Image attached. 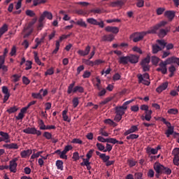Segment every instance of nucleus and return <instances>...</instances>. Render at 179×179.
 Masks as SVG:
<instances>
[{
    "instance_id": "obj_1",
    "label": "nucleus",
    "mask_w": 179,
    "mask_h": 179,
    "mask_svg": "<svg viewBox=\"0 0 179 179\" xmlns=\"http://www.w3.org/2000/svg\"><path fill=\"white\" fill-rule=\"evenodd\" d=\"M167 24V21H161L158 24H157L155 26L150 28L147 31H143L141 33H134L131 35V37H134L133 41L134 43H138V41H141V40L143 39L144 36H146V34H156L157 32V30L160 29L161 27H164Z\"/></svg>"
},
{
    "instance_id": "obj_2",
    "label": "nucleus",
    "mask_w": 179,
    "mask_h": 179,
    "mask_svg": "<svg viewBox=\"0 0 179 179\" xmlns=\"http://www.w3.org/2000/svg\"><path fill=\"white\" fill-rule=\"evenodd\" d=\"M47 17L49 20H52V13L49 11H44L38 20V30H41L44 27V20Z\"/></svg>"
},
{
    "instance_id": "obj_3",
    "label": "nucleus",
    "mask_w": 179,
    "mask_h": 179,
    "mask_svg": "<svg viewBox=\"0 0 179 179\" xmlns=\"http://www.w3.org/2000/svg\"><path fill=\"white\" fill-rule=\"evenodd\" d=\"M140 109L142 110V111H145V115H141L142 121H145H145H150L153 111L149 110V106L145 104L141 105Z\"/></svg>"
},
{
    "instance_id": "obj_4",
    "label": "nucleus",
    "mask_w": 179,
    "mask_h": 179,
    "mask_svg": "<svg viewBox=\"0 0 179 179\" xmlns=\"http://www.w3.org/2000/svg\"><path fill=\"white\" fill-rule=\"evenodd\" d=\"M75 81H73L71 84L69 85L67 90L68 94H71V93H76V92H78V93H83L85 92V89H83V87H75Z\"/></svg>"
},
{
    "instance_id": "obj_5",
    "label": "nucleus",
    "mask_w": 179,
    "mask_h": 179,
    "mask_svg": "<svg viewBox=\"0 0 179 179\" xmlns=\"http://www.w3.org/2000/svg\"><path fill=\"white\" fill-rule=\"evenodd\" d=\"M137 78L138 79V83H143V85H145L146 86H149V85H150V81L145 80L149 79V73H145L143 75L138 74Z\"/></svg>"
},
{
    "instance_id": "obj_6",
    "label": "nucleus",
    "mask_w": 179,
    "mask_h": 179,
    "mask_svg": "<svg viewBox=\"0 0 179 179\" xmlns=\"http://www.w3.org/2000/svg\"><path fill=\"white\" fill-rule=\"evenodd\" d=\"M22 131L24 134H27L28 135H37V136L41 135V131L36 129V127H27V129H23Z\"/></svg>"
},
{
    "instance_id": "obj_7",
    "label": "nucleus",
    "mask_w": 179,
    "mask_h": 179,
    "mask_svg": "<svg viewBox=\"0 0 179 179\" xmlns=\"http://www.w3.org/2000/svg\"><path fill=\"white\" fill-rule=\"evenodd\" d=\"M87 22L90 24H93L94 26H99V27H101V29L104 27V22H98V20L94 18H87Z\"/></svg>"
},
{
    "instance_id": "obj_8",
    "label": "nucleus",
    "mask_w": 179,
    "mask_h": 179,
    "mask_svg": "<svg viewBox=\"0 0 179 179\" xmlns=\"http://www.w3.org/2000/svg\"><path fill=\"white\" fill-rule=\"evenodd\" d=\"M16 160L17 159H13L11 161H10V167H9V170L10 171V173H16V171H17V163H16Z\"/></svg>"
},
{
    "instance_id": "obj_9",
    "label": "nucleus",
    "mask_w": 179,
    "mask_h": 179,
    "mask_svg": "<svg viewBox=\"0 0 179 179\" xmlns=\"http://www.w3.org/2000/svg\"><path fill=\"white\" fill-rule=\"evenodd\" d=\"M163 169H164V166L162 165L160 163H155L154 164V170L156 171L157 174H163Z\"/></svg>"
},
{
    "instance_id": "obj_10",
    "label": "nucleus",
    "mask_w": 179,
    "mask_h": 179,
    "mask_svg": "<svg viewBox=\"0 0 179 179\" xmlns=\"http://www.w3.org/2000/svg\"><path fill=\"white\" fill-rule=\"evenodd\" d=\"M0 136H1V139L3 142H5L6 143H9L10 142V136L9 134L4 131H0Z\"/></svg>"
},
{
    "instance_id": "obj_11",
    "label": "nucleus",
    "mask_w": 179,
    "mask_h": 179,
    "mask_svg": "<svg viewBox=\"0 0 179 179\" xmlns=\"http://www.w3.org/2000/svg\"><path fill=\"white\" fill-rule=\"evenodd\" d=\"M137 131H139L138 126L133 125L130 127L129 129H128L124 133V136H128V135H130V134H134V132H137Z\"/></svg>"
},
{
    "instance_id": "obj_12",
    "label": "nucleus",
    "mask_w": 179,
    "mask_h": 179,
    "mask_svg": "<svg viewBox=\"0 0 179 179\" xmlns=\"http://www.w3.org/2000/svg\"><path fill=\"white\" fill-rule=\"evenodd\" d=\"M170 29L171 27H166L165 29H159V31L158 33L159 37H160V38H163L166 37V36H167V33L170 31Z\"/></svg>"
},
{
    "instance_id": "obj_13",
    "label": "nucleus",
    "mask_w": 179,
    "mask_h": 179,
    "mask_svg": "<svg viewBox=\"0 0 179 179\" xmlns=\"http://www.w3.org/2000/svg\"><path fill=\"white\" fill-rule=\"evenodd\" d=\"M90 45H87L85 50H79L78 51V54L82 57H86V55H89V52H90Z\"/></svg>"
},
{
    "instance_id": "obj_14",
    "label": "nucleus",
    "mask_w": 179,
    "mask_h": 179,
    "mask_svg": "<svg viewBox=\"0 0 179 179\" xmlns=\"http://www.w3.org/2000/svg\"><path fill=\"white\" fill-rule=\"evenodd\" d=\"M106 31H108V33H113L114 34H117L118 31H120V29L117 27H110L108 26L105 28Z\"/></svg>"
},
{
    "instance_id": "obj_15",
    "label": "nucleus",
    "mask_w": 179,
    "mask_h": 179,
    "mask_svg": "<svg viewBox=\"0 0 179 179\" xmlns=\"http://www.w3.org/2000/svg\"><path fill=\"white\" fill-rule=\"evenodd\" d=\"M129 62L130 64H138L139 62V57L135 55H130L129 56Z\"/></svg>"
},
{
    "instance_id": "obj_16",
    "label": "nucleus",
    "mask_w": 179,
    "mask_h": 179,
    "mask_svg": "<svg viewBox=\"0 0 179 179\" xmlns=\"http://www.w3.org/2000/svg\"><path fill=\"white\" fill-rule=\"evenodd\" d=\"M167 87H169V83L165 82L156 89V92H157V93H162V92H163L164 90H166Z\"/></svg>"
},
{
    "instance_id": "obj_17",
    "label": "nucleus",
    "mask_w": 179,
    "mask_h": 179,
    "mask_svg": "<svg viewBox=\"0 0 179 179\" xmlns=\"http://www.w3.org/2000/svg\"><path fill=\"white\" fill-rule=\"evenodd\" d=\"M124 5V1L122 0H117L115 1H113L110 3V6L111 8H117V7H121L123 6Z\"/></svg>"
},
{
    "instance_id": "obj_18",
    "label": "nucleus",
    "mask_w": 179,
    "mask_h": 179,
    "mask_svg": "<svg viewBox=\"0 0 179 179\" xmlns=\"http://www.w3.org/2000/svg\"><path fill=\"white\" fill-rule=\"evenodd\" d=\"M164 16H166L169 22H171L174 19L176 13L173 11L168 10L164 13Z\"/></svg>"
},
{
    "instance_id": "obj_19",
    "label": "nucleus",
    "mask_w": 179,
    "mask_h": 179,
    "mask_svg": "<svg viewBox=\"0 0 179 179\" xmlns=\"http://www.w3.org/2000/svg\"><path fill=\"white\" fill-rule=\"evenodd\" d=\"M159 66L161 67L162 73H163V75H166V73H167V64L162 61L159 63Z\"/></svg>"
},
{
    "instance_id": "obj_20",
    "label": "nucleus",
    "mask_w": 179,
    "mask_h": 179,
    "mask_svg": "<svg viewBox=\"0 0 179 179\" xmlns=\"http://www.w3.org/2000/svg\"><path fill=\"white\" fill-rule=\"evenodd\" d=\"M3 146V148H6V149H19V146L15 143L4 144Z\"/></svg>"
},
{
    "instance_id": "obj_21",
    "label": "nucleus",
    "mask_w": 179,
    "mask_h": 179,
    "mask_svg": "<svg viewBox=\"0 0 179 179\" xmlns=\"http://www.w3.org/2000/svg\"><path fill=\"white\" fill-rule=\"evenodd\" d=\"M128 62H129V56L120 57L119 59V63L123 64V65H127V64H128Z\"/></svg>"
},
{
    "instance_id": "obj_22",
    "label": "nucleus",
    "mask_w": 179,
    "mask_h": 179,
    "mask_svg": "<svg viewBox=\"0 0 179 179\" xmlns=\"http://www.w3.org/2000/svg\"><path fill=\"white\" fill-rule=\"evenodd\" d=\"M114 40V35L110 34L109 35H104L102 37V41H113Z\"/></svg>"
},
{
    "instance_id": "obj_23",
    "label": "nucleus",
    "mask_w": 179,
    "mask_h": 179,
    "mask_svg": "<svg viewBox=\"0 0 179 179\" xmlns=\"http://www.w3.org/2000/svg\"><path fill=\"white\" fill-rule=\"evenodd\" d=\"M31 153H33V151H31V150H23L21 152L20 156L21 157L24 159L27 157V156H30Z\"/></svg>"
},
{
    "instance_id": "obj_24",
    "label": "nucleus",
    "mask_w": 179,
    "mask_h": 179,
    "mask_svg": "<svg viewBox=\"0 0 179 179\" xmlns=\"http://www.w3.org/2000/svg\"><path fill=\"white\" fill-rule=\"evenodd\" d=\"M34 59H35L36 64H37L38 65H41L42 66H44V63H41V61L38 57V53L37 52H34Z\"/></svg>"
},
{
    "instance_id": "obj_25",
    "label": "nucleus",
    "mask_w": 179,
    "mask_h": 179,
    "mask_svg": "<svg viewBox=\"0 0 179 179\" xmlns=\"http://www.w3.org/2000/svg\"><path fill=\"white\" fill-rule=\"evenodd\" d=\"M8 31V24H4L1 28H0V38Z\"/></svg>"
},
{
    "instance_id": "obj_26",
    "label": "nucleus",
    "mask_w": 179,
    "mask_h": 179,
    "mask_svg": "<svg viewBox=\"0 0 179 179\" xmlns=\"http://www.w3.org/2000/svg\"><path fill=\"white\" fill-rule=\"evenodd\" d=\"M162 50L163 48L159 46V45L157 44L152 45V54H157L159 51H162Z\"/></svg>"
},
{
    "instance_id": "obj_27",
    "label": "nucleus",
    "mask_w": 179,
    "mask_h": 179,
    "mask_svg": "<svg viewBox=\"0 0 179 179\" xmlns=\"http://www.w3.org/2000/svg\"><path fill=\"white\" fill-rule=\"evenodd\" d=\"M42 92H43V89L40 90L39 93H32L31 96L34 99H38L39 100H43V96L41 94Z\"/></svg>"
},
{
    "instance_id": "obj_28",
    "label": "nucleus",
    "mask_w": 179,
    "mask_h": 179,
    "mask_svg": "<svg viewBox=\"0 0 179 179\" xmlns=\"http://www.w3.org/2000/svg\"><path fill=\"white\" fill-rule=\"evenodd\" d=\"M174 134V127H169L166 130L165 135H166V138H170V135H173Z\"/></svg>"
},
{
    "instance_id": "obj_29",
    "label": "nucleus",
    "mask_w": 179,
    "mask_h": 179,
    "mask_svg": "<svg viewBox=\"0 0 179 179\" xmlns=\"http://www.w3.org/2000/svg\"><path fill=\"white\" fill-rule=\"evenodd\" d=\"M56 166L57 170H61V171H62L64 170V162L62 160H57L56 162Z\"/></svg>"
},
{
    "instance_id": "obj_30",
    "label": "nucleus",
    "mask_w": 179,
    "mask_h": 179,
    "mask_svg": "<svg viewBox=\"0 0 179 179\" xmlns=\"http://www.w3.org/2000/svg\"><path fill=\"white\" fill-rule=\"evenodd\" d=\"M150 63V55H148L141 62V65H149Z\"/></svg>"
},
{
    "instance_id": "obj_31",
    "label": "nucleus",
    "mask_w": 179,
    "mask_h": 179,
    "mask_svg": "<svg viewBox=\"0 0 179 179\" xmlns=\"http://www.w3.org/2000/svg\"><path fill=\"white\" fill-rule=\"evenodd\" d=\"M93 152H94V150H90L86 155L87 159H83V162H89L93 155Z\"/></svg>"
},
{
    "instance_id": "obj_32",
    "label": "nucleus",
    "mask_w": 179,
    "mask_h": 179,
    "mask_svg": "<svg viewBox=\"0 0 179 179\" xmlns=\"http://www.w3.org/2000/svg\"><path fill=\"white\" fill-rule=\"evenodd\" d=\"M68 113V110H64L62 111V117L64 121H67V122H71V119L66 115V113Z\"/></svg>"
},
{
    "instance_id": "obj_33",
    "label": "nucleus",
    "mask_w": 179,
    "mask_h": 179,
    "mask_svg": "<svg viewBox=\"0 0 179 179\" xmlns=\"http://www.w3.org/2000/svg\"><path fill=\"white\" fill-rule=\"evenodd\" d=\"M38 124L40 126V129H41L42 131H45V128L47 126H45V124H44V121H43V120L39 119L38 121Z\"/></svg>"
},
{
    "instance_id": "obj_34",
    "label": "nucleus",
    "mask_w": 179,
    "mask_h": 179,
    "mask_svg": "<svg viewBox=\"0 0 179 179\" xmlns=\"http://www.w3.org/2000/svg\"><path fill=\"white\" fill-rule=\"evenodd\" d=\"M11 80L14 83H16V82H19L20 80V76L18 74H14L11 76Z\"/></svg>"
},
{
    "instance_id": "obj_35",
    "label": "nucleus",
    "mask_w": 179,
    "mask_h": 179,
    "mask_svg": "<svg viewBox=\"0 0 179 179\" xmlns=\"http://www.w3.org/2000/svg\"><path fill=\"white\" fill-rule=\"evenodd\" d=\"M76 24H78V26H80L81 27H87V24L82 19L76 22Z\"/></svg>"
},
{
    "instance_id": "obj_36",
    "label": "nucleus",
    "mask_w": 179,
    "mask_h": 179,
    "mask_svg": "<svg viewBox=\"0 0 179 179\" xmlns=\"http://www.w3.org/2000/svg\"><path fill=\"white\" fill-rule=\"evenodd\" d=\"M159 61H160V59L156 56H152L151 57V62L152 65H157L159 64Z\"/></svg>"
},
{
    "instance_id": "obj_37",
    "label": "nucleus",
    "mask_w": 179,
    "mask_h": 179,
    "mask_svg": "<svg viewBox=\"0 0 179 179\" xmlns=\"http://www.w3.org/2000/svg\"><path fill=\"white\" fill-rule=\"evenodd\" d=\"M83 62L85 64V65H88L89 66H94V62L90 61V59H84L83 60Z\"/></svg>"
},
{
    "instance_id": "obj_38",
    "label": "nucleus",
    "mask_w": 179,
    "mask_h": 179,
    "mask_svg": "<svg viewBox=\"0 0 179 179\" xmlns=\"http://www.w3.org/2000/svg\"><path fill=\"white\" fill-rule=\"evenodd\" d=\"M116 110V114H117L118 115H122L123 116L124 114H125V111L123 110L120 107H116L115 108Z\"/></svg>"
},
{
    "instance_id": "obj_39",
    "label": "nucleus",
    "mask_w": 179,
    "mask_h": 179,
    "mask_svg": "<svg viewBox=\"0 0 179 179\" xmlns=\"http://www.w3.org/2000/svg\"><path fill=\"white\" fill-rule=\"evenodd\" d=\"M138 138H139V135L131 134L127 136L126 137V139H127L128 141H129V139L134 140V139H138Z\"/></svg>"
},
{
    "instance_id": "obj_40",
    "label": "nucleus",
    "mask_w": 179,
    "mask_h": 179,
    "mask_svg": "<svg viewBox=\"0 0 179 179\" xmlns=\"http://www.w3.org/2000/svg\"><path fill=\"white\" fill-rule=\"evenodd\" d=\"M162 174H166L167 176H170V174H171V169H170V168L164 166Z\"/></svg>"
},
{
    "instance_id": "obj_41",
    "label": "nucleus",
    "mask_w": 179,
    "mask_h": 179,
    "mask_svg": "<svg viewBox=\"0 0 179 179\" xmlns=\"http://www.w3.org/2000/svg\"><path fill=\"white\" fill-rule=\"evenodd\" d=\"M96 145L98 150H100V152H104V150H106V147L103 144L97 143Z\"/></svg>"
},
{
    "instance_id": "obj_42",
    "label": "nucleus",
    "mask_w": 179,
    "mask_h": 179,
    "mask_svg": "<svg viewBox=\"0 0 179 179\" xmlns=\"http://www.w3.org/2000/svg\"><path fill=\"white\" fill-rule=\"evenodd\" d=\"M79 106V98L78 97H75L73 99V107L74 108H76Z\"/></svg>"
},
{
    "instance_id": "obj_43",
    "label": "nucleus",
    "mask_w": 179,
    "mask_h": 179,
    "mask_svg": "<svg viewBox=\"0 0 179 179\" xmlns=\"http://www.w3.org/2000/svg\"><path fill=\"white\" fill-rule=\"evenodd\" d=\"M168 114H172L173 115H176V114H178V109L171 108L168 110Z\"/></svg>"
},
{
    "instance_id": "obj_44",
    "label": "nucleus",
    "mask_w": 179,
    "mask_h": 179,
    "mask_svg": "<svg viewBox=\"0 0 179 179\" xmlns=\"http://www.w3.org/2000/svg\"><path fill=\"white\" fill-rule=\"evenodd\" d=\"M46 0H33L34 6H37V5H40L41 3H45Z\"/></svg>"
},
{
    "instance_id": "obj_45",
    "label": "nucleus",
    "mask_w": 179,
    "mask_h": 179,
    "mask_svg": "<svg viewBox=\"0 0 179 179\" xmlns=\"http://www.w3.org/2000/svg\"><path fill=\"white\" fill-rule=\"evenodd\" d=\"M25 65L27 66L25 68V71H29L32 68L31 65H33V62L31 61H27Z\"/></svg>"
},
{
    "instance_id": "obj_46",
    "label": "nucleus",
    "mask_w": 179,
    "mask_h": 179,
    "mask_svg": "<svg viewBox=\"0 0 179 179\" xmlns=\"http://www.w3.org/2000/svg\"><path fill=\"white\" fill-rule=\"evenodd\" d=\"M26 15L27 16H29L30 17H34V16H36V13L31 10H27Z\"/></svg>"
},
{
    "instance_id": "obj_47",
    "label": "nucleus",
    "mask_w": 179,
    "mask_h": 179,
    "mask_svg": "<svg viewBox=\"0 0 179 179\" xmlns=\"http://www.w3.org/2000/svg\"><path fill=\"white\" fill-rule=\"evenodd\" d=\"M36 22H37V17L34 18L32 21L29 22L27 28L24 29V30H29L31 27V26H33V24L36 23Z\"/></svg>"
},
{
    "instance_id": "obj_48",
    "label": "nucleus",
    "mask_w": 179,
    "mask_h": 179,
    "mask_svg": "<svg viewBox=\"0 0 179 179\" xmlns=\"http://www.w3.org/2000/svg\"><path fill=\"white\" fill-rule=\"evenodd\" d=\"M48 75H54V68L51 67L46 71V72L45 73V76H48Z\"/></svg>"
},
{
    "instance_id": "obj_49",
    "label": "nucleus",
    "mask_w": 179,
    "mask_h": 179,
    "mask_svg": "<svg viewBox=\"0 0 179 179\" xmlns=\"http://www.w3.org/2000/svg\"><path fill=\"white\" fill-rule=\"evenodd\" d=\"M166 65H170V64H174V57H169L164 62Z\"/></svg>"
},
{
    "instance_id": "obj_50",
    "label": "nucleus",
    "mask_w": 179,
    "mask_h": 179,
    "mask_svg": "<svg viewBox=\"0 0 179 179\" xmlns=\"http://www.w3.org/2000/svg\"><path fill=\"white\" fill-rule=\"evenodd\" d=\"M16 111H17V107L16 106L10 107L7 110V113L9 114H13V113H16Z\"/></svg>"
},
{
    "instance_id": "obj_51",
    "label": "nucleus",
    "mask_w": 179,
    "mask_h": 179,
    "mask_svg": "<svg viewBox=\"0 0 179 179\" xmlns=\"http://www.w3.org/2000/svg\"><path fill=\"white\" fill-rule=\"evenodd\" d=\"M136 7L137 8H143V6L145 5V1L143 0H136Z\"/></svg>"
},
{
    "instance_id": "obj_52",
    "label": "nucleus",
    "mask_w": 179,
    "mask_h": 179,
    "mask_svg": "<svg viewBox=\"0 0 179 179\" xmlns=\"http://www.w3.org/2000/svg\"><path fill=\"white\" fill-rule=\"evenodd\" d=\"M56 48L55 49L53 50L52 54H57V52H58V51L59 50V41H56V43H55Z\"/></svg>"
},
{
    "instance_id": "obj_53",
    "label": "nucleus",
    "mask_w": 179,
    "mask_h": 179,
    "mask_svg": "<svg viewBox=\"0 0 179 179\" xmlns=\"http://www.w3.org/2000/svg\"><path fill=\"white\" fill-rule=\"evenodd\" d=\"M101 160H103V163H106L110 160V156L106 155V154H103L102 157H101Z\"/></svg>"
},
{
    "instance_id": "obj_54",
    "label": "nucleus",
    "mask_w": 179,
    "mask_h": 179,
    "mask_svg": "<svg viewBox=\"0 0 179 179\" xmlns=\"http://www.w3.org/2000/svg\"><path fill=\"white\" fill-rule=\"evenodd\" d=\"M59 157L60 159H64V160H68V155H66V152L64 150L61 151Z\"/></svg>"
},
{
    "instance_id": "obj_55",
    "label": "nucleus",
    "mask_w": 179,
    "mask_h": 179,
    "mask_svg": "<svg viewBox=\"0 0 179 179\" xmlns=\"http://www.w3.org/2000/svg\"><path fill=\"white\" fill-rule=\"evenodd\" d=\"M164 10H166L165 8H158L157 9V15H158L159 16H160V15H163V13H164Z\"/></svg>"
},
{
    "instance_id": "obj_56",
    "label": "nucleus",
    "mask_w": 179,
    "mask_h": 179,
    "mask_svg": "<svg viewBox=\"0 0 179 179\" xmlns=\"http://www.w3.org/2000/svg\"><path fill=\"white\" fill-rule=\"evenodd\" d=\"M132 50L134 52H138V54H143V52H142V50L141 49V48H138V46H134L132 48Z\"/></svg>"
},
{
    "instance_id": "obj_57",
    "label": "nucleus",
    "mask_w": 179,
    "mask_h": 179,
    "mask_svg": "<svg viewBox=\"0 0 179 179\" xmlns=\"http://www.w3.org/2000/svg\"><path fill=\"white\" fill-rule=\"evenodd\" d=\"M43 136L44 138H45L46 139H51V138H52V134H51V133L48 132V131H45L43 134Z\"/></svg>"
},
{
    "instance_id": "obj_58",
    "label": "nucleus",
    "mask_w": 179,
    "mask_h": 179,
    "mask_svg": "<svg viewBox=\"0 0 179 179\" xmlns=\"http://www.w3.org/2000/svg\"><path fill=\"white\" fill-rule=\"evenodd\" d=\"M157 43H158L161 47H163L162 49L167 45L164 40H157Z\"/></svg>"
},
{
    "instance_id": "obj_59",
    "label": "nucleus",
    "mask_w": 179,
    "mask_h": 179,
    "mask_svg": "<svg viewBox=\"0 0 179 179\" xmlns=\"http://www.w3.org/2000/svg\"><path fill=\"white\" fill-rule=\"evenodd\" d=\"M90 13L100 14V13H101V9H100V8H93V9L90 10Z\"/></svg>"
},
{
    "instance_id": "obj_60",
    "label": "nucleus",
    "mask_w": 179,
    "mask_h": 179,
    "mask_svg": "<svg viewBox=\"0 0 179 179\" xmlns=\"http://www.w3.org/2000/svg\"><path fill=\"white\" fill-rule=\"evenodd\" d=\"M72 158L73 159L74 162H77V160H79L80 159L79 152H73Z\"/></svg>"
},
{
    "instance_id": "obj_61",
    "label": "nucleus",
    "mask_w": 179,
    "mask_h": 179,
    "mask_svg": "<svg viewBox=\"0 0 179 179\" xmlns=\"http://www.w3.org/2000/svg\"><path fill=\"white\" fill-rule=\"evenodd\" d=\"M43 152V151H39V152H36V154L32 155L31 158L36 159L37 157H40V156H41Z\"/></svg>"
},
{
    "instance_id": "obj_62",
    "label": "nucleus",
    "mask_w": 179,
    "mask_h": 179,
    "mask_svg": "<svg viewBox=\"0 0 179 179\" xmlns=\"http://www.w3.org/2000/svg\"><path fill=\"white\" fill-rule=\"evenodd\" d=\"M172 155H174V157H179V148H176L172 151Z\"/></svg>"
},
{
    "instance_id": "obj_63",
    "label": "nucleus",
    "mask_w": 179,
    "mask_h": 179,
    "mask_svg": "<svg viewBox=\"0 0 179 179\" xmlns=\"http://www.w3.org/2000/svg\"><path fill=\"white\" fill-rule=\"evenodd\" d=\"M118 142V140L114 138H108V143H113V145H115Z\"/></svg>"
},
{
    "instance_id": "obj_64",
    "label": "nucleus",
    "mask_w": 179,
    "mask_h": 179,
    "mask_svg": "<svg viewBox=\"0 0 179 179\" xmlns=\"http://www.w3.org/2000/svg\"><path fill=\"white\" fill-rule=\"evenodd\" d=\"M179 157H174L173 159V164L175 166H179Z\"/></svg>"
}]
</instances>
